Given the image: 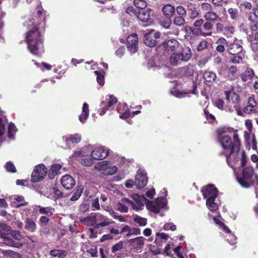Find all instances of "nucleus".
<instances>
[{
    "instance_id": "f257e3e1",
    "label": "nucleus",
    "mask_w": 258,
    "mask_h": 258,
    "mask_svg": "<svg viewBox=\"0 0 258 258\" xmlns=\"http://www.w3.org/2000/svg\"><path fill=\"white\" fill-rule=\"evenodd\" d=\"M218 134H219L218 140L220 145L224 149L229 150V155H227V162L229 166L233 169L237 181L242 187H250L253 183L251 179L253 168L250 166L245 167V163H246L245 152H242L241 158H240L241 169L236 171L234 164L230 161L232 158L234 157V152L239 151L240 142L238 139V135L235 131L229 128H222L218 130Z\"/></svg>"
},
{
    "instance_id": "f03ea898",
    "label": "nucleus",
    "mask_w": 258,
    "mask_h": 258,
    "mask_svg": "<svg viewBox=\"0 0 258 258\" xmlns=\"http://www.w3.org/2000/svg\"><path fill=\"white\" fill-rule=\"evenodd\" d=\"M26 42L29 52L34 55H40L43 52L42 34L37 28L26 34Z\"/></svg>"
},
{
    "instance_id": "7ed1b4c3",
    "label": "nucleus",
    "mask_w": 258,
    "mask_h": 258,
    "mask_svg": "<svg viewBox=\"0 0 258 258\" xmlns=\"http://www.w3.org/2000/svg\"><path fill=\"white\" fill-rule=\"evenodd\" d=\"M202 195L204 199L207 200L206 205L208 210L215 212L218 210L220 203L217 199L218 190L213 185L210 184L203 187L201 189Z\"/></svg>"
},
{
    "instance_id": "20e7f679",
    "label": "nucleus",
    "mask_w": 258,
    "mask_h": 258,
    "mask_svg": "<svg viewBox=\"0 0 258 258\" xmlns=\"http://www.w3.org/2000/svg\"><path fill=\"white\" fill-rule=\"evenodd\" d=\"M132 200L124 198L122 199V202L127 205L125 206L122 203H118L117 205V210L122 213H126L127 212V207L130 206L133 210L139 211L142 210L143 208V204L145 202V198L137 194H133L131 195Z\"/></svg>"
},
{
    "instance_id": "39448f33",
    "label": "nucleus",
    "mask_w": 258,
    "mask_h": 258,
    "mask_svg": "<svg viewBox=\"0 0 258 258\" xmlns=\"http://www.w3.org/2000/svg\"><path fill=\"white\" fill-rule=\"evenodd\" d=\"M225 97H226V101H227L226 105L224 104L223 100L218 99L214 102V105L219 110L229 112L233 111L234 107L239 101V96L234 93L226 91L225 92Z\"/></svg>"
},
{
    "instance_id": "423d86ee",
    "label": "nucleus",
    "mask_w": 258,
    "mask_h": 258,
    "mask_svg": "<svg viewBox=\"0 0 258 258\" xmlns=\"http://www.w3.org/2000/svg\"><path fill=\"white\" fill-rule=\"evenodd\" d=\"M190 57V49L187 46H184L181 50L171 53L169 56V63L173 66L180 65L187 62Z\"/></svg>"
},
{
    "instance_id": "0eeeda50",
    "label": "nucleus",
    "mask_w": 258,
    "mask_h": 258,
    "mask_svg": "<svg viewBox=\"0 0 258 258\" xmlns=\"http://www.w3.org/2000/svg\"><path fill=\"white\" fill-rule=\"evenodd\" d=\"M95 169L105 175H112L117 171L116 166L107 160L97 163L95 164Z\"/></svg>"
},
{
    "instance_id": "6e6552de",
    "label": "nucleus",
    "mask_w": 258,
    "mask_h": 258,
    "mask_svg": "<svg viewBox=\"0 0 258 258\" xmlns=\"http://www.w3.org/2000/svg\"><path fill=\"white\" fill-rule=\"evenodd\" d=\"M126 13L131 16H134L140 21L145 23H150V17L151 16V10L147 9L144 11L136 10L132 7L126 9Z\"/></svg>"
},
{
    "instance_id": "1a4fd4ad",
    "label": "nucleus",
    "mask_w": 258,
    "mask_h": 258,
    "mask_svg": "<svg viewBox=\"0 0 258 258\" xmlns=\"http://www.w3.org/2000/svg\"><path fill=\"white\" fill-rule=\"evenodd\" d=\"M117 111H118V113L119 114V118L126 120L127 122L130 124L132 123V121L128 118H132L134 115L141 112L140 111L131 112L124 103H119L118 107H117Z\"/></svg>"
},
{
    "instance_id": "9d476101",
    "label": "nucleus",
    "mask_w": 258,
    "mask_h": 258,
    "mask_svg": "<svg viewBox=\"0 0 258 258\" xmlns=\"http://www.w3.org/2000/svg\"><path fill=\"white\" fill-rule=\"evenodd\" d=\"M245 126L247 127V130L244 131V141L245 144H246V148L250 149V146L252 149L255 150L256 149V140L255 137L252 136L251 140L250 139V133H251L252 125L251 122L250 120L245 121Z\"/></svg>"
},
{
    "instance_id": "9b49d317",
    "label": "nucleus",
    "mask_w": 258,
    "mask_h": 258,
    "mask_svg": "<svg viewBox=\"0 0 258 258\" xmlns=\"http://www.w3.org/2000/svg\"><path fill=\"white\" fill-rule=\"evenodd\" d=\"M166 205V200L163 197L157 198L155 201L147 202V208L148 211L155 214L159 213L160 209H163Z\"/></svg>"
},
{
    "instance_id": "f8f14e48",
    "label": "nucleus",
    "mask_w": 258,
    "mask_h": 258,
    "mask_svg": "<svg viewBox=\"0 0 258 258\" xmlns=\"http://www.w3.org/2000/svg\"><path fill=\"white\" fill-rule=\"evenodd\" d=\"M47 169L43 164H40L35 166L34 170L32 172L31 181L34 183H37L43 180L46 175Z\"/></svg>"
},
{
    "instance_id": "ddd939ff",
    "label": "nucleus",
    "mask_w": 258,
    "mask_h": 258,
    "mask_svg": "<svg viewBox=\"0 0 258 258\" xmlns=\"http://www.w3.org/2000/svg\"><path fill=\"white\" fill-rule=\"evenodd\" d=\"M160 35V32L151 29L144 34V42L147 46L153 47L156 45V40Z\"/></svg>"
},
{
    "instance_id": "4468645a",
    "label": "nucleus",
    "mask_w": 258,
    "mask_h": 258,
    "mask_svg": "<svg viewBox=\"0 0 258 258\" xmlns=\"http://www.w3.org/2000/svg\"><path fill=\"white\" fill-rule=\"evenodd\" d=\"M89 216L94 219V220L97 222V223H98V225H97V229L108 226L110 224L114 223L113 221L108 219L107 217L103 216L102 214L99 213H93Z\"/></svg>"
},
{
    "instance_id": "2eb2a0df",
    "label": "nucleus",
    "mask_w": 258,
    "mask_h": 258,
    "mask_svg": "<svg viewBox=\"0 0 258 258\" xmlns=\"http://www.w3.org/2000/svg\"><path fill=\"white\" fill-rule=\"evenodd\" d=\"M108 156V149L104 146L95 147L91 151V158L97 160H101Z\"/></svg>"
},
{
    "instance_id": "dca6fc26",
    "label": "nucleus",
    "mask_w": 258,
    "mask_h": 258,
    "mask_svg": "<svg viewBox=\"0 0 258 258\" xmlns=\"http://www.w3.org/2000/svg\"><path fill=\"white\" fill-rule=\"evenodd\" d=\"M135 183H136V187L138 189H141L146 185V184H147V177L146 176V173L144 170L139 169L137 171Z\"/></svg>"
},
{
    "instance_id": "f3484780",
    "label": "nucleus",
    "mask_w": 258,
    "mask_h": 258,
    "mask_svg": "<svg viewBox=\"0 0 258 258\" xmlns=\"http://www.w3.org/2000/svg\"><path fill=\"white\" fill-rule=\"evenodd\" d=\"M127 49L131 53L136 52L138 47L137 43L138 42V36L136 34H131L127 37Z\"/></svg>"
},
{
    "instance_id": "a211bd4d",
    "label": "nucleus",
    "mask_w": 258,
    "mask_h": 258,
    "mask_svg": "<svg viewBox=\"0 0 258 258\" xmlns=\"http://www.w3.org/2000/svg\"><path fill=\"white\" fill-rule=\"evenodd\" d=\"M81 135L79 134L69 135L63 137V141L69 148H70L71 145L79 143L81 141Z\"/></svg>"
},
{
    "instance_id": "6ab92c4d",
    "label": "nucleus",
    "mask_w": 258,
    "mask_h": 258,
    "mask_svg": "<svg viewBox=\"0 0 258 258\" xmlns=\"http://www.w3.org/2000/svg\"><path fill=\"white\" fill-rule=\"evenodd\" d=\"M227 51L232 55H238L242 52V46L236 41H234L233 42H229L227 45Z\"/></svg>"
},
{
    "instance_id": "aec40b11",
    "label": "nucleus",
    "mask_w": 258,
    "mask_h": 258,
    "mask_svg": "<svg viewBox=\"0 0 258 258\" xmlns=\"http://www.w3.org/2000/svg\"><path fill=\"white\" fill-rule=\"evenodd\" d=\"M60 183L65 189H70L75 186V180L70 175L66 174L60 179Z\"/></svg>"
},
{
    "instance_id": "412c9836",
    "label": "nucleus",
    "mask_w": 258,
    "mask_h": 258,
    "mask_svg": "<svg viewBox=\"0 0 258 258\" xmlns=\"http://www.w3.org/2000/svg\"><path fill=\"white\" fill-rule=\"evenodd\" d=\"M179 43L175 39H169L167 41L164 42V49L170 52H174L178 49Z\"/></svg>"
},
{
    "instance_id": "4be33fe9",
    "label": "nucleus",
    "mask_w": 258,
    "mask_h": 258,
    "mask_svg": "<svg viewBox=\"0 0 258 258\" xmlns=\"http://www.w3.org/2000/svg\"><path fill=\"white\" fill-rule=\"evenodd\" d=\"M35 210L38 213L45 215L47 217H50L54 213V208L50 207H42L40 205H37L35 207Z\"/></svg>"
},
{
    "instance_id": "5701e85b",
    "label": "nucleus",
    "mask_w": 258,
    "mask_h": 258,
    "mask_svg": "<svg viewBox=\"0 0 258 258\" xmlns=\"http://www.w3.org/2000/svg\"><path fill=\"white\" fill-rule=\"evenodd\" d=\"M46 197L48 199L56 200L59 199L62 196V193L59 190L54 188H50L48 189V191L46 192Z\"/></svg>"
},
{
    "instance_id": "b1692460",
    "label": "nucleus",
    "mask_w": 258,
    "mask_h": 258,
    "mask_svg": "<svg viewBox=\"0 0 258 258\" xmlns=\"http://www.w3.org/2000/svg\"><path fill=\"white\" fill-rule=\"evenodd\" d=\"M144 238L142 236L138 237L135 238L131 239L130 242L133 248L136 250H140L142 248L144 244Z\"/></svg>"
},
{
    "instance_id": "393cba45",
    "label": "nucleus",
    "mask_w": 258,
    "mask_h": 258,
    "mask_svg": "<svg viewBox=\"0 0 258 258\" xmlns=\"http://www.w3.org/2000/svg\"><path fill=\"white\" fill-rule=\"evenodd\" d=\"M253 77H254V71L250 68H246L244 72L240 74V79L244 82L251 80Z\"/></svg>"
},
{
    "instance_id": "a878e982",
    "label": "nucleus",
    "mask_w": 258,
    "mask_h": 258,
    "mask_svg": "<svg viewBox=\"0 0 258 258\" xmlns=\"http://www.w3.org/2000/svg\"><path fill=\"white\" fill-rule=\"evenodd\" d=\"M1 237L4 239V244L8 246L16 248H20L22 245V243L20 241L17 240V241H15L11 237H8L7 235L1 236Z\"/></svg>"
},
{
    "instance_id": "bb28decb",
    "label": "nucleus",
    "mask_w": 258,
    "mask_h": 258,
    "mask_svg": "<svg viewBox=\"0 0 258 258\" xmlns=\"http://www.w3.org/2000/svg\"><path fill=\"white\" fill-rule=\"evenodd\" d=\"M25 229L30 233H33L36 230V224L30 218H26L25 220Z\"/></svg>"
},
{
    "instance_id": "cd10ccee",
    "label": "nucleus",
    "mask_w": 258,
    "mask_h": 258,
    "mask_svg": "<svg viewBox=\"0 0 258 258\" xmlns=\"http://www.w3.org/2000/svg\"><path fill=\"white\" fill-rule=\"evenodd\" d=\"M162 13L166 18L170 19L175 13V8L170 4L164 5L162 8Z\"/></svg>"
},
{
    "instance_id": "c85d7f7f",
    "label": "nucleus",
    "mask_w": 258,
    "mask_h": 258,
    "mask_svg": "<svg viewBox=\"0 0 258 258\" xmlns=\"http://www.w3.org/2000/svg\"><path fill=\"white\" fill-rule=\"evenodd\" d=\"M187 10L190 12V18L194 19L199 16L197 7L195 3H189L187 4Z\"/></svg>"
},
{
    "instance_id": "c756f323",
    "label": "nucleus",
    "mask_w": 258,
    "mask_h": 258,
    "mask_svg": "<svg viewBox=\"0 0 258 258\" xmlns=\"http://www.w3.org/2000/svg\"><path fill=\"white\" fill-rule=\"evenodd\" d=\"M88 115H89L88 104L85 103L83 104V107H82V112H81V114L79 115V121H80L82 123H84L87 119Z\"/></svg>"
},
{
    "instance_id": "7c9ffc66",
    "label": "nucleus",
    "mask_w": 258,
    "mask_h": 258,
    "mask_svg": "<svg viewBox=\"0 0 258 258\" xmlns=\"http://www.w3.org/2000/svg\"><path fill=\"white\" fill-rule=\"evenodd\" d=\"M217 47H216V50L220 53H223L224 52V50H226L224 48V45H227V44H228V42L226 41L225 39L223 37H221L220 38H218V40H217Z\"/></svg>"
},
{
    "instance_id": "2f4dec72",
    "label": "nucleus",
    "mask_w": 258,
    "mask_h": 258,
    "mask_svg": "<svg viewBox=\"0 0 258 258\" xmlns=\"http://www.w3.org/2000/svg\"><path fill=\"white\" fill-rule=\"evenodd\" d=\"M204 79L209 83H213L216 80V75L213 72L207 71L204 73Z\"/></svg>"
},
{
    "instance_id": "473e14b6",
    "label": "nucleus",
    "mask_w": 258,
    "mask_h": 258,
    "mask_svg": "<svg viewBox=\"0 0 258 258\" xmlns=\"http://www.w3.org/2000/svg\"><path fill=\"white\" fill-rule=\"evenodd\" d=\"M234 27L230 25H225V28L222 29V30H221V32L219 33H222L224 36L227 37H231L233 34H234Z\"/></svg>"
},
{
    "instance_id": "72a5a7b5",
    "label": "nucleus",
    "mask_w": 258,
    "mask_h": 258,
    "mask_svg": "<svg viewBox=\"0 0 258 258\" xmlns=\"http://www.w3.org/2000/svg\"><path fill=\"white\" fill-rule=\"evenodd\" d=\"M81 223L84 224L86 225L91 226L96 229V225L97 223L92 217L88 216L86 218H82L80 219Z\"/></svg>"
},
{
    "instance_id": "f704fd0d",
    "label": "nucleus",
    "mask_w": 258,
    "mask_h": 258,
    "mask_svg": "<svg viewBox=\"0 0 258 258\" xmlns=\"http://www.w3.org/2000/svg\"><path fill=\"white\" fill-rule=\"evenodd\" d=\"M220 227H221V228H222V230H223L225 232L227 233L229 235V237H230V239L227 238V241L229 242L230 245H234V244L235 243V237L233 234L231 233V231H230L229 228H228V227L224 224H222V225L220 226Z\"/></svg>"
},
{
    "instance_id": "c9c22d12",
    "label": "nucleus",
    "mask_w": 258,
    "mask_h": 258,
    "mask_svg": "<svg viewBox=\"0 0 258 258\" xmlns=\"http://www.w3.org/2000/svg\"><path fill=\"white\" fill-rule=\"evenodd\" d=\"M204 18L207 22H215L218 19V15L215 12H205Z\"/></svg>"
},
{
    "instance_id": "e433bc0d",
    "label": "nucleus",
    "mask_w": 258,
    "mask_h": 258,
    "mask_svg": "<svg viewBox=\"0 0 258 258\" xmlns=\"http://www.w3.org/2000/svg\"><path fill=\"white\" fill-rule=\"evenodd\" d=\"M49 254L54 257L64 258L67 254V252L64 250L53 249L50 250Z\"/></svg>"
},
{
    "instance_id": "4c0bfd02",
    "label": "nucleus",
    "mask_w": 258,
    "mask_h": 258,
    "mask_svg": "<svg viewBox=\"0 0 258 258\" xmlns=\"http://www.w3.org/2000/svg\"><path fill=\"white\" fill-rule=\"evenodd\" d=\"M60 168L61 165L59 164H54L52 165L51 167H50V172H52V173H49V174H48V177L50 179L54 178V176L58 173V171Z\"/></svg>"
},
{
    "instance_id": "58836bf2",
    "label": "nucleus",
    "mask_w": 258,
    "mask_h": 258,
    "mask_svg": "<svg viewBox=\"0 0 258 258\" xmlns=\"http://www.w3.org/2000/svg\"><path fill=\"white\" fill-rule=\"evenodd\" d=\"M170 94L177 98H182L186 97L187 94H188V93L180 91L178 89H175L174 88L173 90L170 91Z\"/></svg>"
},
{
    "instance_id": "ea45409f",
    "label": "nucleus",
    "mask_w": 258,
    "mask_h": 258,
    "mask_svg": "<svg viewBox=\"0 0 258 258\" xmlns=\"http://www.w3.org/2000/svg\"><path fill=\"white\" fill-rule=\"evenodd\" d=\"M256 31L257 32L253 35L248 38V41L251 43V48L254 51H256V49L255 48V45L256 44V41L258 40V30Z\"/></svg>"
},
{
    "instance_id": "a19ab883",
    "label": "nucleus",
    "mask_w": 258,
    "mask_h": 258,
    "mask_svg": "<svg viewBox=\"0 0 258 258\" xmlns=\"http://www.w3.org/2000/svg\"><path fill=\"white\" fill-rule=\"evenodd\" d=\"M17 131L15 125L14 123L11 122L8 124V138L10 140L14 139V135Z\"/></svg>"
},
{
    "instance_id": "79ce46f5",
    "label": "nucleus",
    "mask_w": 258,
    "mask_h": 258,
    "mask_svg": "<svg viewBox=\"0 0 258 258\" xmlns=\"http://www.w3.org/2000/svg\"><path fill=\"white\" fill-rule=\"evenodd\" d=\"M11 231V227L4 223H0V236H7Z\"/></svg>"
},
{
    "instance_id": "37998d69",
    "label": "nucleus",
    "mask_w": 258,
    "mask_h": 258,
    "mask_svg": "<svg viewBox=\"0 0 258 258\" xmlns=\"http://www.w3.org/2000/svg\"><path fill=\"white\" fill-rule=\"evenodd\" d=\"M1 253L4 255V256H9L11 258H14L19 255L17 252L12 250H1Z\"/></svg>"
},
{
    "instance_id": "c03bdc74",
    "label": "nucleus",
    "mask_w": 258,
    "mask_h": 258,
    "mask_svg": "<svg viewBox=\"0 0 258 258\" xmlns=\"http://www.w3.org/2000/svg\"><path fill=\"white\" fill-rule=\"evenodd\" d=\"M134 221H135L136 224H138V225L141 227L146 226V224H147V220L146 219L137 215L134 217Z\"/></svg>"
},
{
    "instance_id": "a18cd8bd",
    "label": "nucleus",
    "mask_w": 258,
    "mask_h": 258,
    "mask_svg": "<svg viewBox=\"0 0 258 258\" xmlns=\"http://www.w3.org/2000/svg\"><path fill=\"white\" fill-rule=\"evenodd\" d=\"M184 17L185 16L175 17L174 19H173V24L178 27L183 26L185 23V19H184Z\"/></svg>"
},
{
    "instance_id": "49530a36",
    "label": "nucleus",
    "mask_w": 258,
    "mask_h": 258,
    "mask_svg": "<svg viewBox=\"0 0 258 258\" xmlns=\"http://www.w3.org/2000/svg\"><path fill=\"white\" fill-rule=\"evenodd\" d=\"M168 235L165 234L163 232H157L156 233V238H155V243L158 244L159 243V240L160 239H163L164 240H166L168 239Z\"/></svg>"
},
{
    "instance_id": "de8ad7c7",
    "label": "nucleus",
    "mask_w": 258,
    "mask_h": 258,
    "mask_svg": "<svg viewBox=\"0 0 258 258\" xmlns=\"http://www.w3.org/2000/svg\"><path fill=\"white\" fill-rule=\"evenodd\" d=\"M228 13H229L230 19L234 20L238 17V11L236 8H229L228 10Z\"/></svg>"
},
{
    "instance_id": "09e8293b",
    "label": "nucleus",
    "mask_w": 258,
    "mask_h": 258,
    "mask_svg": "<svg viewBox=\"0 0 258 258\" xmlns=\"http://www.w3.org/2000/svg\"><path fill=\"white\" fill-rule=\"evenodd\" d=\"M201 10L205 13L213 12L212 5L207 3H203L201 4Z\"/></svg>"
},
{
    "instance_id": "8fccbe9b",
    "label": "nucleus",
    "mask_w": 258,
    "mask_h": 258,
    "mask_svg": "<svg viewBox=\"0 0 258 258\" xmlns=\"http://www.w3.org/2000/svg\"><path fill=\"white\" fill-rule=\"evenodd\" d=\"M7 122V119L4 116L0 117V143L1 142V137L5 133V124Z\"/></svg>"
},
{
    "instance_id": "3c124183",
    "label": "nucleus",
    "mask_w": 258,
    "mask_h": 258,
    "mask_svg": "<svg viewBox=\"0 0 258 258\" xmlns=\"http://www.w3.org/2000/svg\"><path fill=\"white\" fill-rule=\"evenodd\" d=\"M134 5L136 8L140 9H143L147 6L145 0H135L134 1Z\"/></svg>"
},
{
    "instance_id": "603ef678",
    "label": "nucleus",
    "mask_w": 258,
    "mask_h": 258,
    "mask_svg": "<svg viewBox=\"0 0 258 258\" xmlns=\"http://www.w3.org/2000/svg\"><path fill=\"white\" fill-rule=\"evenodd\" d=\"M10 235L13 238L15 239L16 241H21L22 239V234L19 231H12L10 232Z\"/></svg>"
},
{
    "instance_id": "864d4df0",
    "label": "nucleus",
    "mask_w": 258,
    "mask_h": 258,
    "mask_svg": "<svg viewBox=\"0 0 258 258\" xmlns=\"http://www.w3.org/2000/svg\"><path fill=\"white\" fill-rule=\"evenodd\" d=\"M92 160L94 159L91 158H84L81 160V165L89 167L92 165Z\"/></svg>"
},
{
    "instance_id": "5fc2aeb1",
    "label": "nucleus",
    "mask_w": 258,
    "mask_h": 258,
    "mask_svg": "<svg viewBox=\"0 0 258 258\" xmlns=\"http://www.w3.org/2000/svg\"><path fill=\"white\" fill-rule=\"evenodd\" d=\"M13 199L17 201V202L21 203V204L16 205V207H20L27 205V203L23 200V197L21 196H13Z\"/></svg>"
},
{
    "instance_id": "6e6d98bb",
    "label": "nucleus",
    "mask_w": 258,
    "mask_h": 258,
    "mask_svg": "<svg viewBox=\"0 0 258 258\" xmlns=\"http://www.w3.org/2000/svg\"><path fill=\"white\" fill-rule=\"evenodd\" d=\"M94 73H95V75L97 76V82H98V85L102 86L104 83V81H103V75L98 71L94 72Z\"/></svg>"
},
{
    "instance_id": "4d7b16f0",
    "label": "nucleus",
    "mask_w": 258,
    "mask_h": 258,
    "mask_svg": "<svg viewBox=\"0 0 258 258\" xmlns=\"http://www.w3.org/2000/svg\"><path fill=\"white\" fill-rule=\"evenodd\" d=\"M81 189L80 188L78 187V188H77V189H76V192H74V194H73V196H72V197H71V199H70V200H71V201H72V202L76 201V200L79 199V198L81 196Z\"/></svg>"
},
{
    "instance_id": "13d9d810",
    "label": "nucleus",
    "mask_w": 258,
    "mask_h": 258,
    "mask_svg": "<svg viewBox=\"0 0 258 258\" xmlns=\"http://www.w3.org/2000/svg\"><path fill=\"white\" fill-rule=\"evenodd\" d=\"M141 233V230L138 228H132V230L127 232V234H126V237H128L132 235H140Z\"/></svg>"
},
{
    "instance_id": "bf43d9fd",
    "label": "nucleus",
    "mask_w": 258,
    "mask_h": 258,
    "mask_svg": "<svg viewBox=\"0 0 258 258\" xmlns=\"http://www.w3.org/2000/svg\"><path fill=\"white\" fill-rule=\"evenodd\" d=\"M5 169L7 171L15 173L16 171L15 166L10 162H8L5 164Z\"/></svg>"
},
{
    "instance_id": "052dcab7",
    "label": "nucleus",
    "mask_w": 258,
    "mask_h": 258,
    "mask_svg": "<svg viewBox=\"0 0 258 258\" xmlns=\"http://www.w3.org/2000/svg\"><path fill=\"white\" fill-rule=\"evenodd\" d=\"M247 106L246 107H256V102L255 101V97L253 95H251V97L248 98V102H247Z\"/></svg>"
},
{
    "instance_id": "680f3d73",
    "label": "nucleus",
    "mask_w": 258,
    "mask_h": 258,
    "mask_svg": "<svg viewBox=\"0 0 258 258\" xmlns=\"http://www.w3.org/2000/svg\"><path fill=\"white\" fill-rule=\"evenodd\" d=\"M206 47H207V41L203 40L197 45V50L201 51L206 49Z\"/></svg>"
},
{
    "instance_id": "e2e57ef3",
    "label": "nucleus",
    "mask_w": 258,
    "mask_h": 258,
    "mask_svg": "<svg viewBox=\"0 0 258 258\" xmlns=\"http://www.w3.org/2000/svg\"><path fill=\"white\" fill-rule=\"evenodd\" d=\"M115 103H116V98L114 97L112 95H109V101H108V105L104 107L110 108Z\"/></svg>"
},
{
    "instance_id": "0e129e2a",
    "label": "nucleus",
    "mask_w": 258,
    "mask_h": 258,
    "mask_svg": "<svg viewBox=\"0 0 258 258\" xmlns=\"http://www.w3.org/2000/svg\"><path fill=\"white\" fill-rule=\"evenodd\" d=\"M85 153V151L84 149H81L79 150H77L74 152V155L72 156V158H75L78 157H84V154Z\"/></svg>"
},
{
    "instance_id": "69168bd1",
    "label": "nucleus",
    "mask_w": 258,
    "mask_h": 258,
    "mask_svg": "<svg viewBox=\"0 0 258 258\" xmlns=\"http://www.w3.org/2000/svg\"><path fill=\"white\" fill-rule=\"evenodd\" d=\"M249 20L251 21L250 28L252 31H256L258 29V23L251 19V16L249 17Z\"/></svg>"
},
{
    "instance_id": "338daca9",
    "label": "nucleus",
    "mask_w": 258,
    "mask_h": 258,
    "mask_svg": "<svg viewBox=\"0 0 258 258\" xmlns=\"http://www.w3.org/2000/svg\"><path fill=\"white\" fill-rule=\"evenodd\" d=\"M230 62L234 64H239L242 62V57L239 55H233V56L230 58Z\"/></svg>"
},
{
    "instance_id": "774afa93",
    "label": "nucleus",
    "mask_w": 258,
    "mask_h": 258,
    "mask_svg": "<svg viewBox=\"0 0 258 258\" xmlns=\"http://www.w3.org/2000/svg\"><path fill=\"white\" fill-rule=\"evenodd\" d=\"M170 25H171V21L169 18L160 21V26H162L164 28L168 29Z\"/></svg>"
}]
</instances>
